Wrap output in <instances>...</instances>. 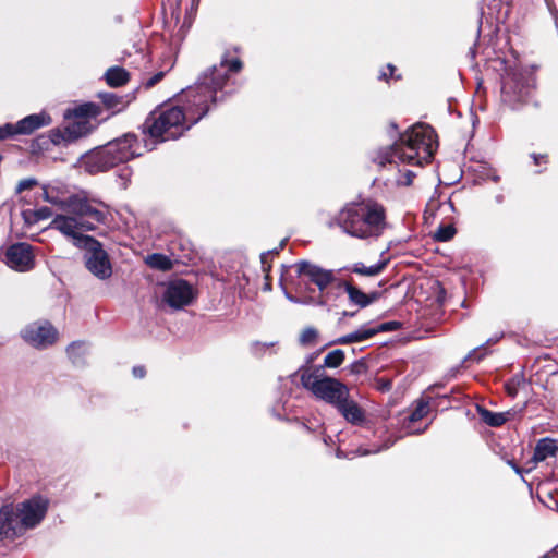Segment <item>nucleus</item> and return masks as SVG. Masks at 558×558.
Segmentation results:
<instances>
[{
  "instance_id": "obj_22",
  "label": "nucleus",
  "mask_w": 558,
  "mask_h": 558,
  "mask_svg": "<svg viewBox=\"0 0 558 558\" xmlns=\"http://www.w3.org/2000/svg\"><path fill=\"white\" fill-rule=\"evenodd\" d=\"M88 204V199L78 195H72L64 199V210L69 211L74 217L84 219V211Z\"/></svg>"
},
{
  "instance_id": "obj_1",
  "label": "nucleus",
  "mask_w": 558,
  "mask_h": 558,
  "mask_svg": "<svg viewBox=\"0 0 558 558\" xmlns=\"http://www.w3.org/2000/svg\"><path fill=\"white\" fill-rule=\"evenodd\" d=\"M242 62L239 58H229L225 53L218 64L202 72L194 85L186 87L180 94L181 108L194 125L203 119L221 98L222 90L232 74L239 73Z\"/></svg>"
},
{
  "instance_id": "obj_35",
  "label": "nucleus",
  "mask_w": 558,
  "mask_h": 558,
  "mask_svg": "<svg viewBox=\"0 0 558 558\" xmlns=\"http://www.w3.org/2000/svg\"><path fill=\"white\" fill-rule=\"evenodd\" d=\"M87 218L93 220L97 223H102L106 220V214L97 208H95L90 203L87 205L85 211H84V219L87 220Z\"/></svg>"
},
{
  "instance_id": "obj_25",
  "label": "nucleus",
  "mask_w": 558,
  "mask_h": 558,
  "mask_svg": "<svg viewBox=\"0 0 558 558\" xmlns=\"http://www.w3.org/2000/svg\"><path fill=\"white\" fill-rule=\"evenodd\" d=\"M129 73L120 66L109 68L105 73V78L108 85L119 87L129 81Z\"/></svg>"
},
{
  "instance_id": "obj_4",
  "label": "nucleus",
  "mask_w": 558,
  "mask_h": 558,
  "mask_svg": "<svg viewBox=\"0 0 558 558\" xmlns=\"http://www.w3.org/2000/svg\"><path fill=\"white\" fill-rule=\"evenodd\" d=\"M154 149L146 140L140 141L134 133H125L104 146L96 147L83 154L75 166L89 174L106 172L120 163L128 162Z\"/></svg>"
},
{
  "instance_id": "obj_15",
  "label": "nucleus",
  "mask_w": 558,
  "mask_h": 558,
  "mask_svg": "<svg viewBox=\"0 0 558 558\" xmlns=\"http://www.w3.org/2000/svg\"><path fill=\"white\" fill-rule=\"evenodd\" d=\"M51 118L45 112L29 114L16 123H13L14 136L16 135H29L36 130L49 125Z\"/></svg>"
},
{
  "instance_id": "obj_41",
  "label": "nucleus",
  "mask_w": 558,
  "mask_h": 558,
  "mask_svg": "<svg viewBox=\"0 0 558 558\" xmlns=\"http://www.w3.org/2000/svg\"><path fill=\"white\" fill-rule=\"evenodd\" d=\"M393 445V441L391 440H387L383 446L380 447H374L372 449H364V448H359L357 449V452L361 456H367V454H371V453H377V452H380L381 450L384 449H388L390 448L391 446Z\"/></svg>"
},
{
  "instance_id": "obj_58",
  "label": "nucleus",
  "mask_w": 558,
  "mask_h": 558,
  "mask_svg": "<svg viewBox=\"0 0 558 558\" xmlns=\"http://www.w3.org/2000/svg\"><path fill=\"white\" fill-rule=\"evenodd\" d=\"M265 289H266V290H270V284H269V283H266V284H265Z\"/></svg>"
},
{
  "instance_id": "obj_55",
  "label": "nucleus",
  "mask_w": 558,
  "mask_h": 558,
  "mask_svg": "<svg viewBox=\"0 0 558 558\" xmlns=\"http://www.w3.org/2000/svg\"><path fill=\"white\" fill-rule=\"evenodd\" d=\"M511 465L517 473H519V474L521 473L520 469L515 464H511Z\"/></svg>"
},
{
  "instance_id": "obj_21",
  "label": "nucleus",
  "mask_w": 558,
  "mask_h": 558,
  "mask_svg": "<svg viewBox=\"0 0 558 558\" xmlns=\"http://www.w3.org/2000/svg\"><path fill=\"white\" fill-rule=\"evenodd\" d=\"M557 450L558 446L556 445V441L554 439H541L534 449L533 460L535 462H542L549 457H554Z\"/></svg>"
},
{
  "instance_id": "obj_49",
  "label": "nucleus",
  "mask_w": 558,
  "mask_h": 558,
  "mask_svg": "<svg viewBox=\"0 0 558 558\" xmlns=\"http://www.w3.org/2000/svg\"><path fill=\"white\" fill-rule=\"evenodd\" d=\"M531 157L533 158L535 165H539L541 161L547 162V156L546 155L531 154Z\"/></svg>"
},
{
  "instance_id": "obj_42",
  "label": "nucleus",
  "mask_w": 558,
  "mask_h": 558,
  "mask_svg": "<svg viewBox=\"0 0 558 558\" xmlns=\"http://www.w3.org/2000/svg\"><path fill=\"white\" fill-rule=\"evenodd\" d=\"M275 342H260L256 341L252 344L253 352L257 355H263L267 349L272 348Z\"/></svg>"
},
{
  "instance_id": "obj_46",
  "label": "nucleus",
  "mask_w": 558,
  "mask_h": 558,
  "mask_svg": "<svg viewBox=\"0 0 558 558\" xmlns=\"http://www.w3.org/2000/svg\"><path fill=\"white\" fill-rule=\"evenodd\" d=\"M350 371L353 374H361L366 371V364L363 361H356L350 366Z\"/></svg>"
},
{
  "instance_id": "obj_3",
  "label": "nucleus",
  "mask_w": 558,
  "mask_h": 558,
  "mask_svg": "<svg viewBox=\"0 0 558 558\" xmlns=\"http://www.w3.org/2000/svg\"><path fill=\"white\" fill-rule=\"evenodd\" d=\"M359 240H376L387 228L385 207L372 199L349 202L328 222Z\"/></svg>"
},
{
  "instance_id": "obj_47",
  "label": "nucleus",
  "mask_w": 558,
  "mask_h": 558,
  "mask_svg": "<svg viewBox=\"0 0 558 558\" xmlns=\"http://www.w3.org/2000/svg\"><path fill=\"white\" fill-rule=\"evenodd\" d=\"M163 76H165V72L156 73L155 75H153L150 78L147 80L146 87L147 88L153 87L155 84H157L159 81H161Z\"/></svg>"
},
{
  "instance_id": "obj_44",
  "label": "nucleus",
  "mask_w": 558,
  "mask_h": 558,
  "mask_svg": "<svg viewBox=\"0 0 558 558\" xmlns=\"http://www.w3.org/2000/svg\"><path fill=\"white\" fill-rule=\"evenodd\" d=\"M37 184V180L34 178H27L21 180L16 186V193H21L25 190H29Z\"/></svg>"
},
{
  "instance_id": "obj_36",
  "label": "nucleus",
  "mask_w": 558,
  "mask_h": 558,
  "mask_svg": "<svg viewBox=\"0 0 558 558\" xmlns=\"http://www.w3.org/2000/svg\"><path fill=\"white\" fill-rule=\"evenodd\" d=\"M66 128L63 129H53L50 131V140L54 145H61L70 143V138H68Z\"/></svg>"
},
{
  "instance_id": "obj_43",
  "label": "nucleus",
  "mask_w": 558,
  "mask_h": 558,
  "mask_svg": "<svg viewBox=\"0 0 558 558\" xmlns=\"http://www.w3.org/2000/svg\"><path fill=\"white\" fill-rule=\"evenodd\" d=\"M14 137L13 123H4L0 125V141Z\"/></svg>"
},
{
  "instance_id": "obj_8",
  "label": "nucleus",
  "mask_w": 558,
  "mask_h": 558,
  "mask_svg": "<svg viewBox=\"0 0 558 558\" xmlns=\"http://www.w3.org/2000/svg\"><path fill=\"white\" fill-rule=\"evenodd\" d=\"M49 228L56 229L66 238L72 239L73 244L76 247H81L84 239H92L93 236L83 234L84 231H92L95 229V225L86 219H80L72 215H57Z\"/></svg>"
},
{
  "instance_id": "obj_9",
  "label": "nucleus",
  "mask_w": 558,
  "mask_h": 558,
  "mask_svg": "<svg viewBox=\"0 0 558 558\" xmlns=\"http://www.w3.org/2000/svg\"><path fill=\"white\" fill-rule=\"evenodd\" d=\"M21 336L29 345L46 349L57 341L59 332L48 320H39L27 325Z\"/></svg>"
},
{
  "instance_id": "obj_54",
  "label": "nucleus",
  "mask_w": 558,
  "mask_h": 558,
  "mask_svg": "<svg viewBox=\"0 0 558 558\" xmlns=\"http://www.w3.org/2000/svg\"><path fill=\"white\" fill-rule=\"evenodd\" d=\"M387 68H388V70L390 71V75H392V74H393V71H395V66H393V65H391V64H388V65H387Z\"/></svg>"
},
{
  "instance_id": "obj_48",
  "label": "nucleus",
  "mask_w": 558,
  "mask_h": 558,
  "mask_svg": "<svg viewBox=\"0 0 558 558\" xmlns=\"http://www.w3.org/2000/svg\"><path fill=\"white\" fill-rule=\"evenodd\" d=\"M132 373H133L134 377L143 378L146 374V371L143 366H134L132 369Z\"/></svg>"
},
{
  "instance_id": "obj_57",
  "label": "nucleus",
  "mask_w": 558,
  "mask_h": 558,
  "mask_svg": "<svg viewBox=\"0 0 558 558\" xmlns=\"http://www.w3.org/2000/svg\"><path fill=\"white\" fill-rule=\"evenodd\" d=\"M496 341H498V338H496V339H494V340H493V339H488V342H489V343H493V342H496Z\"/></svg>"
},
{
  "instance_id": "obj_50",
  "label": "nucleus",
  "mask_w": 558,
  "mask_h": 558,
  "mask_svg": "<svg viewBox=\"0 0 558 558\" xmlns=\"http://www.w3.org/2000/svg\"><path fill=\"white\" fill-rule=\"evenodd\" d=\"M286 241H287V240H286V239H283V240L279 243V245H278L277 247H275L274 250H270L269 252H271V255H274V254H278V253L283 248V246H284V244H286Z\"/></svg>"
},
{
  "instance_id": "obj_20",
  "label": "nucleus",
  "mask_w": 558,
  "mask_h": 558,
  "mask_svg": "<svg viewBox=\"0 0 558 558\" xmlns=\"http://www.w3.org/2000/svg\"><path fill=\"white\" fill-rule=\"evenodd\" d=\"M501 93L505 101H512L511 93L514 95V101H521L524 97L523 86H519L514 75L510 76L509 74L502 81Z\"/></svg>"
},
{
  "instance_id": "obj_30",
  "label": "nucleus",
  "mask_w": 558,
  "mask_h": 558,
  "mask_svg": "<svg viewBox=\"0 0 558 558\" xmlns=\"http://www.w3.org/2000/svg\"><path fill=\"white\" fill-rule=\"evenodd\" d=\"M344 361V352L340 349L333 350L329 352L325 359L324 364L320 366L324 371V367L327 368H337L339 367Z\"/></svg>"
},
{
  "instance_id": "obj_24",
  "label": "nucleus",
  "mask_w": 558,
  "mask_h": 558,
  "mask_svg": "<svg viewBox=\"0 0 558 558\" xmlns=\"http://www.w3.org/2000/svg\"><path fill=\"white\" fill-rule=\"evenodd\" d=\"M387 260L378 262L374 265L366 266L361 262L354 263L350 268H348L350 271L361 275V276H367V277H375L383 272V270L387 266Z\"/></svg>"
},
{
  "instance_id": "obj_33",
  "label": "nucleus",
  "mask_w": 558,
  "mask_h": 558,
  "mask_svg": "<svg viewBox=\"0 0 558 558\" xmlns=\"http://www.w3.org/2000/svg\"><path fill=\"white\" fill-rule=\"evenodd\" d=\"M456 234V229L452 225H441L434 233V239L436 241L446 242L453 238Z\"/></svg>"
},
{
  "instance_id": "obj_19",
  "label": "nucleus",
  "mask_w": 558,
  "mask_h": 558,
  "mask_svg": "<svg viewBox=\"0 0 558 558\" xmlns=\"http://www.w3.org/2000/svg\"><path fill=\"white\" fill-rule=\"evenodd\" d=\"M65 128L66 133L69 134L68 138L73 142L90 134L95 130L96 125L89 120L73 119V121L69 122Z\"/></svg>"
},
{
  "instance_id": "obj_28",
  "label": "nucleus",
  "mask_w": 558,
  "mask_h": 558,
  "mask_svg": "<svg viewBox=\"0 0 558 558\" xmlns=\"http://www.w3.org/2000/svg\"><path fill=\"white\" fill-rule=\"evenodd\" d=\"M146 264L154 269L162 271L170 270L172 268V260L168 256L159 253L148 255Z\"/></svg>"
},
{
  "instance_id": "obj_60",
  "label": "nucleus",
  "mask_w": 558,
  "mask_h": 558,
  "mask_svg": "<svg viewBox=\"0 0 558 558\" xmlns=\"http://www.w3.org/2000/svg\"><path fill=\"white\" fill-rule=\"evenodd\" d=\"M425 428L424 429H421V430H417L416 433H424Z\"/></svg>"
},
{
  "instance_id": "obj_32",
  "label": "nucleus",
  "mask_w": 558,
  "mask_h": 558,
  "mask_svg": "<svg viewBox=\"0 0 558 558\" xmlns=\"http://www.w3.org/2000/svg\"><path fill=\"white\" fill-rule=\"evenodd\" d=\"M24 215L27 222H37L50 218L52 216V210L47 206H43L33 211L25 213Z\"/></svg>"
},
{
  "instance_id": "obj_5",
  "label": "nucleus",
  "mask_w": 558,
  "mask_h": 558,
  "mask_svg": "<svg viewBox=\"0 0 558 558\" xmlns=\"http://www.w3.org/2000/svg\"><path fill=\"white\" fill-rule=\"evenodd\" d=\"M193 125L181 106L171 105L150 112L145 119L142 130L155 148L158 143L181 137Z\"/></svg>"
},
{
  "instance_id": "obj_29",
  "label": "nucleus",
  "mask_w": 558,
  "mask_h": 558,
  "mask_svg": "<svg viewBox=\"0 0 558 558\" xmlns=\"http://www.w3.org/2000/svg\"><path fill=\"white\" fill-rule=\"evenodd\" d=\"M98 97L101 99L106 108L113 112H118L124 107L123 97L118 96L114 93H99Z\"/></svg>"
},
{
  "instance_id": "obj_56",
  "label": "nucleus",
  "mask_w": 558,
  "mask_h": 558,
  "mask_svg": "<svg viewBox=\"0 0 558 558\" xmlns=\"http://www.w3.org/2000/svg\"><path fill=\"white\" fill-rule=\"evenodd\" d=\"M387 77V74L385 72L381 73V75L379 76V78H386Z\"/></svg>"
},
{
  "instance_id": "obj_45",
  "label": "nucleus",
  "mask_w": 558,
  "mask_h": 558,
  "mask_svg": "<svg viewBox=\"0 0 558 558\" xmlns=\"http://www.w3.org/2000/svg\"><path fill=\"white\" fill-rule=\"evenodd\" d=\"M271 256V252H264L260 254V263H262V269L265 272L266 279L269 278V271H270V264L268 262L269 257Z\"/></svg>"
},
{
  "instance_id": "obj_26",
  "label": "nucleus",
  "mask_w": 558,
  "mask_h": 558,
  "mask_svg": "<svg viewBox=\"0 0 558 558\" xmlns=\"http://www.w3.org/2000/svg\"><path fill=\"white\" fill-rule=\"evenodd\" d=\"M87 352L88 344L84 341H74L66 348V353L75 365H82L84 363V356Z\"/></svg>"
},
{
  "instance_id": "obj_51",
  "label": "nucleus",
  "mask_w": 558,
  "mask_h": 558,
  "mask_svg": "<svg viewBox=\"0 0 558 558\" xmlns=\"http://www.w3.org/2000/svg\"><path fill=\"white\" fill-rule=\"evenodd\" d=\"M354 315H355V312H348V311L342 312V317H353Z\"/></svg>"
},
{
  "instance_id": "obj_52",
  "label": "nucleus",
  "mask_w": 558,
  "mask_h": 558,
  "mask_svg": "<svg viewBox=\"0 0 558 558\" xmlns=\"http://www.w3.org/2000/svg\"><path fill=\"white\" fill-rule=\"evenodd\" d=\"M507 390H508L509 395H511V396H514V395H515V389H514V388H511V386H510V385H507Z\"/></svg>"
},
{
  "instance_id": "obj_23",
  "label": "nucleus",
  "mask_w": 558,
  "mask_h": 558,
  "mask_svg": "<svg viewBox=\"0 0 558 558\" xmlns=\"http://www.w3.org/2000/svg\"><path fill=\"white\" fill-rule=\"evenodd\" d=\"M375 336V330L367 327H361L360 329L342 336L332 341L333 344H349L354 342H361Z\"/></svg>"
},
{
  "instance_id": "obj_39",
  "label": "nucleus",
  "mask_w": 558,
  "mask_h": 558,
  "mask_svg": "<svg viewBox=\"0 0 558 558\" xmlns=\"http://www.w3.org/2000/svg\"><path fill=\"white\" fill-rule=\"evenodd\" d=\"M399 328H400V323L392 320V322L383 323L378 327L372 328V329L375 330V335H376L378 332L395 331Z\"/></svg>"
},
{
  "instance_id": "obj_14",
  "label": "nucleus",
  "mask_w": 558,
  "mask_h": 558,
  "mask_svg": "<svg viewBox=\"0 0 558 558\" xmlns=\"http://www.w3.org/2000/svg\"><path fill=\"white\" fill-rule=\"evenodd\" d=\"M4 256L5 264L16 271H28L35 265L33 247L28 243L19 242L10 245Z\"/></svg>"
},
{
  "instance_id": "obj_59",
  "label": "nucleus",
  "mask_w": 558,
  "mask_h": 558,
  "mask_svg": "<svg viewBox=\"0 0 558 558\" xmlns=\"http://www.w3.org/2000/svg\"><path fill=\"white\" fill-rule=\"evenodd\" d=\"M337 457L341 458L344 457L341 451H338Z\"/></svg>"
},
{
  "instance_id": "obj_37",
  "label": "nucleus",
  "mask_w": 558,
  "mask_h": 558,
  "mask_svg": "<svg viewBox=\"0 0 558 558\" xmlns=\"http://www.w3.org/2000/svg\"><path fill=\"white\" fill-rule=\"evenodd\" d=\"M416 173L410 169H400L398 168V177L396 178V182L398 185H410L413 181V178Z\"/></svg>"
},
{
  "instance_id": "obj_7",
  "label": "nucleus",
  "mask_w": 558,
  "mask_h": 558,
  "mask_svg": "<svg viewBox=\"0 0 558 558\" xmlns=\"http://www.w3.org/2000/svg\"><path fill=\"white\" fill-rule=\"evenodd\" d=\"M80 248L85 251L84 259L86 268L98 279L105 280L111 277L112 266L108 253L96 239H84Z\"/></svg>"
},
{
  "instance_id": "obj_31",
  "label": "nucleus",
  "mask_w": 558,
  "mask_h": 558,
  "mask_svg": "<svg viewBox=\"0 0 558 558\" xmlns=\"http://www.w3.org/2000/svg\"><path fill=\"white\" fill-rule=\"evenodd\" d=\"M283 291H284L286 298L292 303L312 304V305H316V306H325L326 305V301L323 295H319L318 298H314V296L296 298V296L291 295L284 288H283Z\"/></svg>"
},
{
  "instance_id": "obj_12",
  "label": "nucleus",
  "mask_w": 558,
  "mask_h": 558,
  "mask_svg": "<svg viewBox=\"0 0 558 558\" xmlns=\"http://www.w3.org/2000/svg\"><path fill=\"white\" fill-rule=\"evenodd\" d=\"M194 298L193 287L183 279L170 281L162 295V300L174 310L190 305Z\"/></svg>"
},
{
  "instance_id": "obj_27",
  "label": "nucleus",
  "mask_w": 558,
  "mask_h": 558,
  "mask_svg": "<svg viewBox=\"0 0 558 558\" xmlns=\"http://www.w3.org/2000/svg\"><path fill=\"white\" fill-rule=\"evenodd\" d=\"M477 411L481 420L492 427L501 426L507 421V413L492 412L482 407H477Z\"/></svg>"
},
{
  "instance_id": "obj_53",
  "label": "nucleus",
  "mask_w": 558,
  "mask_h": 558,
  "mask_svg": "<svg viewBox=\"0 0 558 558\" xmlns=\"http://www.w3.org/2000/svg\"><path fill=\"white\" fill-rule=\"evenodd\" d=\"M495 199H496V202H497L498 204H500V203H502V202H504V195L499 194V195H497V196H496V198H495Z\"/></svg>"
},
{
  "instance_id": "obj_34",
  "label": "nucleus",
  "mask_w": 558,
  "mask_h": 558,
  "mask_svg": "<svg viewBox=\"0 0 558 558\" xmlns=\"http://www.w3.org/2000/svg\"><path fill=\"white\" fill-rule=\"evenodd\" d=\"M429 411V404L427 401H420L416 405V408L412 411V413L409 415V422H417L422 420L424 416L427 415Z\"/></svg>"
},
{
  "instance_id": "obj_13",
  "label": "nucleus",
  "mask_w": 558,
  "mask_h": 558,
  "mask_svg": "<svg viewBox=\"0 0 558 558\" xmlns=\"http://www.w3.org/2000/svg\"><path fill=\"white\" fill-rule=\"evenodd\" d=\"M298 276L306 279L304 284L307 282L317 286L320 293H323L327 287L336 281V277L332 270L324 269L317 265L311 264L306 260H301L295 264Z\"/></svg>"
},
{
  "instance_id": "obj_11",
  "label": "nucleus",
  "mask_w": 558,
  "mask_h": 558,
  "mask_svg": "<svg viewBox=\"0 0 558 558\" xmlns=\"http://www.w3.org/2000/svg\"><path fill=\"white\" fill-rule=\"evenodd\" d=\"M22 519L13 504L0 508V541H14L26 533Z\"/></svg>"
},
{
  "instance_id": "obj_2",
  "label": "nucleus",
  "mask_w": 558,
  "mask_h": 558,
  "mask_svg": "<svg viewBox=\"0 0 558 558\" xmlns=\"http://www.w3.org/2000/svg\"><path fill=\"white\" fill-rule=\"evenodd\" d=\"M436 148L434 129L420 123L401 134L398 142L378 149L373 156V161L380 168L388 165L398 167V161L422 167L432 161Z\"/></svg>"
},
{
  "instance_id": "obj_10",
  "label": "nucleus",
  "mask_w": 558,
  "mask_h": 558,
  "mask_svg": "<svg viewBox=\"0 0 558 558\" xmlns=\"http://www.w3.org/2000/svg\"><path fill=\"white\" fill-rule=\"evenodd\" d=\"M14 506L28 531L41 523L48 511L49 501L47 498L36 495Z\"/></svg>"
},
{
  "instance_id": "obj_6",
  "label": "nucleus",
  "mask_w": 558,
  "mask_h": 558,
  "mask_svg": "<svg viewBox=\"0 0 558 558\" xmlns=\"http://www.w3.org/2000/svg\"><path fill=\"white\" fill-rule=\"evenodd\" d=\"M299 374L305 389L335 408L344 397H349L348 387L333 377L325 376L322 367L302 366Z\"/></svg>"
},
{
  "instance_id": "obj_40",
  "label": "nucleus",
  "mask_w": 558,
  "mask_h": 558,
  "mask_svg": "<svg viewBox=\"0 0 558 558\" xmlns=\"http://www.w3.org/2000/svg\"><path fill=\"white\" fill-rule=\"evenodd\" d=\"M316 337H317L316 329H314L312 327H307L302 331V333L300 336V342L302 344H307V343L312 342Z\"/></svg>"
},
{
  "instance_id": "obj_17",
  "label": "nucleus",
  "mask_w": 558,
  "mask_h": 558,
  "mask_svg": "<svg viewBox=\"0 0 558 558\" xmlns=\"http://www.w3.org/2000/svg\"><path fill=\"white\" fill-rule=\"evenodd\" d=\"M336 409L341 413L345 421L351 424L360 425L365 421L364 411L349 397H344L343 400L337 404Z\"/></svg>"
},
{
  "instance_id": "obj_38",
  "label": "nucleus",
  "mask_w": 558,
  "mask_h": 558,
  "mask_svg": "<svg viewBox=\"0 0 558 558\" xmlns=\"http://www.w3.org/2000/svg\"><path fill=\"white\" fill-rule=\"evenodd\" d=\"M43 198L56 206H59L62 210H64V199H61L58 195H53L47 189H44Z\"/></svg>"
},
{
  "instance_id": "obj_18",
  "label": "nucleus",
  "mask_w": 558,
  "mask_h": 558,
  "mask_svg": "<svg viewBox=\"0 0 558 558\" xmlns=\"http://www.w3.org/2000/svg\"><path fill=\"white\" fill-rule=\"evenodd\" d=\"M101 114V108L100 106L94 104V102H85L77 105L73 108H70L65 111L64 118L65 119H78V120H89L96 119L98 116Z\"/></svg>"
},
{
  "instance_id": "obj_16",
  "label": "nucleus",
  "mask_w": 558,
  "mask_h": 558,
  "mask_svg": "<svg viewBox=\"0 0 558 558\" xmlns=\"http://www.w3.org/2000/svg\"><path fill=\"white\" fill-rule=\"evenodd\" d=\"M338 287H342L344 289V291L348 294L350 304L355 305L360 308L367 307L373 302H375L379 295L378 292H372L366 294L349 281H339Z\"/></svg>"
}]
</instances>
